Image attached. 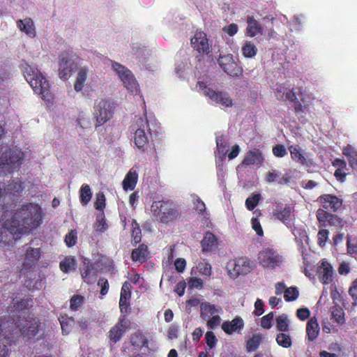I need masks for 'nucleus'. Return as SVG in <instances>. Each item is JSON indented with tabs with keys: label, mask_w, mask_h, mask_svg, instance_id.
Segmentation results:
<instances>
[{
	"label": "nucleus",
	"mask_w": 357,
	"mask_h": 357,
	"mask_svg": "<svg viewBox=\"0 0 357 357\" xmlns=\"http://www.w3.org/2000/svg\"><path fill=\"white\" fill-rule=\"evenodd\" d=\"M42 220L41 208L38 204L29 203L20 206L14 213L4 211L1 222L3 228L11 233L16 240L19 234L29 233L38 227Z\"/></svg>",
	"instance_id": "f257e3e1"
},
{
	"label": "nucleus",
	"mask_w": 357,
	"mask_h": 357,
	"mask_svg": "<svg viewBox=\"0 0 357 357\" xmlns=\"http://www.w3.org/2000/svg\"><path fill=\"white\" fill-rule=\"evenodd\" d=\"M21 70L23 71L24 77L30 84L36 94L47 102L52 99V94L50 90V83L41 73L27 63L22 64Z\"/></svg>",
	"instance_id": "f03ea898"
},
{
	"label": "nucleus",
	"mask_w": 357,
	"mask_h": 357,
	"mask_svg": "<svg viewBox=\"0 0 357 357\" xmlns=\"http://www.w3.org/2000/svg\"><path fill=\"white\" fill-rule=\"evenodd\" d=\"M130 129L134 132L135 145L142 151L148 150L153 140V131L146 117L145 119L139 117L136 119L135 123L130 126Z\"/></svg>",
	"instance_id": "7ed1b4c3"
},
{
	"label": "nucleus",
	"mask_w": 357,
	"mask_h": 357,
	"mask_svg": "<svg viewBox=\"0 0 357 357\" xmlns=\"http://www.w3.org/2000/svg\"><path fill=\"white\" fill-rule=\"evenodd\" d=\"M151 211L155 220L165 225L173 222L180 215L176 205L169 200L154 201Z\"/></svg>",
	"instance_id": "20e7f679"
},
{
	"label": "nucleus",
	"mask_w": 357,
	"mask_h": 357,
	"mask_svg": "<svg viewBox=\"0 0 357 357\" xmlns=\"http://www.w3.org/2000/svg\"><path fill=\"white\" fill-rule=\"evenodd\" d=\"M15 325L20 328L22 335L26 340H41L44 337L42 323L36 317H31L30 314L24 317V320L20 318Z\"/></svg>",
	"instance_id": "39448f33"
},
{
	"label": "nucleus",
	"mask_w": 357,
	"mask_h": 357,
	"mask_svg": "<svg viewBox=\"0 0 357 357\" xmlns=\"http://www.w3.org/2000/svg\"><path fill=\"white\" fill-rule=\"evenodd\" d=\"M112 68L117 73L128 91L132 94H137L139 92V84L131 70L116 62L112 63Z\"/></svg>",
	"instance_id": "423d86ee"
},
{
	"label": "nucleus",
	"mask_w": 357,
	"mask_h": 357,
	"mask_svg": "<svg viewBox=\"0 0 357 357\" xmlns=\"http://www.w3.org/2000/svg\"><path fill=\"white\" fill-rule=\"evenodd\" d=\"M197 85L204 95L209 98L212 102L226 107H231L233 105V100L228 92L216 91L208 87L202 81L197 82Z\"/></svg>",
	"instance_id": "0eeeda50"
},
{
	"label": "nucleus",
	"mask_w": 357,
	"mask_h": 357,
	"mask_svg": "<svg viewBox=\"0 0 357 357\" xmlns=\"http://www.w3.org/2000/svg\"><path fill=\"white\" fill-rule=\"evenodd\" d=\"M218 64L230 77L240 78L243 75V68L238 61L234 60L231 54L219 56Z\"/></svg>",
	"instance_id": "6e6552de"
},
{
	"label": "nucleus",
	"mask_w": 357,
	"mask_h": 357,
	"mask_svg": "<svg viewBox=\"0 0 357 357\" xmlns=\"http://www.w3.org/2000/svg\"><path fill=\"white\" fill-rule=\"evenodd\" d=\"M114 109V103L102 99L95 107L94 118L96 119V128L102 126L113 117Z\"/></svg>",
	"instance_id": "1a4fd4ad"
},
{
	"label": "nucleus",
	"mask_w": 357,
	"mask_h": 357,
	"mask_svg": "<svg viewBox=\"0 0 357 357\" xmlns=\"http://www.w3.org/2000/svg\"><path fill=\"white\" fill-rule=\"evenodd\" d=\"M23 160V153L18 150L10 149L3 152L0 158V169L6 168V171L12 172L19 167ZM1 172H3L2 170Z\"/></svg>",
	"instance_id": "9d476101"
},
{
	"label": "nucleus",
	"mask_w": 357,
	"mask_h": 357,
	"mask_svg": "<svg viewBox=\"0 0 357 357\" xmlns=\"http://www.w3.org/2000/svg\"><path fill=\"white\" fill-rule=\"evenodd\" d=\"M253 268V262L245 257H238L228 264L229 273L231 278L250 273Z\"/></svg>",
	"instance_id": "9b49d317"
},
{
	"label": "nucleus",
	"mask_w": 357,
	"mask_h": 357,
	"mask_svg": "<svg viewBox=\"0 0 357 357\" xmlns=\"http://www.w3.org/2000/svg\"><path fill=\"white\" fill-rule=\"evenodd\" d=\"M259 263L264 268H274L279 266L282 257L271 248H265L258 254Z\"/></svg>",
	"instance_id": "f8f14e48"
},
{
	"label": "nucleus",
	"mask_w": 357,
	"mask_h": 357,
	"mask_svg": "<svg viewBox=\"0 0 357 357\" xmlns=\"http://www.w3.org/2000/svg\"><path fill=\"white\" fill-rule=\"evenodd\" d=\"M191 47L199 54L208 55L211 52L212 43L207 38L206 32L196 31L191 38Z\"/></svg>",
	"instance_id": "ddd939ff"
},
{
	"label": "nucleus",
	"mask_w": 357,
	"mask_h": 357,
	"mask_svg": "<svg viewBox=\"0 0 357 357\" xmlns=\"http://www.w3.org/2000/svg\"><path fill=\"white\" fill-rule=\"evenodd\" d=\"M131 322L128 318L119 317L117 322L112 326L109 331L108 337L114 344L121 340L123 335L130 328Z\"/></svg>",
	"instance_id": "4468645a"
},
{
	"label": "nucleus",
	"mask_w": 357,
	"mask_h": 357,
	"mask_svg": "<svg viewBox=\"0 0 357 357\" xmlns=\"http://www.w3.org/2000/svg\"><path fill=\"white\" fill-rule=\"evenodd\" d=\"M316 216L319 223V228L326 226L342 227V220L337 215H334L323 209H318Z\"/></svg>",
	"instance_id": "2eb2a0df"
},
{
	"label": "nucleus",
	"mask_w": 357,
	"mask_h": 357,
	"mask_svg": "<svg viewBox=\"0 0 357 357\" xmlns=\"http://www.w3.org/2000/svg\"><path fill=\"white\" fill-rule=\"evenodd\" d=\"M321 208L328 212L335 213L342 205V200L333 194H323L317 199Z\"/></svg>",
	"instance_id": "dca6fc26"
},
{
	"label": "nucleus",
	"mask_w": 357,
	"mask_h": 357,
	"mask_svg": "<svg viewBox=\"0 0 357 357\" xmlns=\"http://www.w3.org/2000/svg\"><path fill=\"white\" fill-rule=\"evenodd\" d=\"M74 62L68 52H62L59 55V76L63 80L68 79L71 75Z\"/></svg>",
	"instance_id": "f3484780"
},
{
	"label": "nucleus",
	"mask_w": 357,
	"mask_h": 357,
	"mask_svg": "<svg viewBox=\"0 0 357 357\" xmlns=\"http://www.w3.org/2000/svg\"><path fill=\"white\" fill-rule=\"evenodd\" d=\"M294 211V209L291 205H283L282 203H278L273 211V216L280 220L284 225L290 226L291 215Z\"/></svg>",
	"instance_id": "a211bd4d"
},
{
	"label": "nucleus",
	"mask_w": 357,
	"mask_h": 357,
	"mask_svg": "<svg viewBox=\"0 0 357 357\" xmlns=\"http://www.w3.org/2000/svg\"><path fill=\"white\" fill-rule=\"evenodd\" d=\"M79 270L81 277L84 282L92 284L96 280L98 271L93 262H90V261H86L85 259Z\"/></svg>",
	"instance_id": "6ab92c4d"
},
{
	"label": "nucleus",
	"mask_w": 357,
	"mask_h": 357,
	"mask_svg": "<svg viewBox=\"0 0 357 357\" xmlns=\"http://www.w3.org/2000/svg\"><path fill=\"white\" fill-rule=\"evenodd\" d=\"M244 326L243 319L241 317H234L231 321H224L221 328L227 335L240 334Z\"/></svg>",
	"instance_id": "aec40b11"
},
{
	"label": "nucleus",
	"mask_w": 357,
	"mask_h": 357,
	"mask_svg": "<svg viewBox=\"0 0 357 357\" xmlns=\"http://www.w3.org/2000/svg\"><path fill=\"white\" fill-rule=\"evenodd\" d=\"M319 280L328 284L333 282V266L327 261H322L319 267Z\"/></svg>",
	"instance_id": "412c9836"
},
{
	"label": "nucleus",
	"mask_w": 357,
	"mask_h": 357,
	"mask_svg": "<svg viewBox=\"0 0 357 357\" xmlns=\"http://www.w3.org/2000/svg\"><path fill=\"white\" fill-rule=\"evenodd\" d=\"M264 161V158L263 156L262 152L258 149H255L253 150H250L247 153L246 156L243 160V164L245 165H261Z\"/></svg>",
	"instance_id": "4be33fe9"
},
{
	"label": "nucleus",
	"mask_w": 357,
	"mask_h": 357,
	"mask_svg": "<svg viewBox=\"0 0 357 357\" xmlns=\"http://www.w3.org/2000/svg\"><path fill=\"white\" fill-rule=\"evenodd\" d=\"M129 341L137 351L149 346V340L142 331H137L132 333L130 335Z\"/></svg>",
	"instance_id": "5701e85b"
},
{
	"label": "nucleus",
	"mask_w": 357,
	"mask_h": 357,
	"mask_svg": "<svg viewBox=\"0 0 357 357\" xmlns=\"http://www.w3.org/2000/svg\"><path fill=\"white\" fill-rule=\"evenodd\" d=\"M246 22L248 25L245 29V34L247 36L253 38L257 34H263V28L253 16H248Z\"/></svg>",
	"instance_id": "b1692460"
},
{
	"label": "nucleus",
	"mask_w": 357,
	"mask_h": 357,
	"mask_svg": "<svg viewBox=\"0 0 357 357\" xmlns=\"http://www.w3.org/2000/svg\"><path fill=\"white\" fill-rule=\"evenodd\" d=\"M149 251L148 246L142 243L138 248H135L131 252V259L133 261H138L139 263H144L149 257Z\"/></svg>",
	"instance_id": "393cba45"
},
{
	"label": "nucleus",
	"mask_w": 357,
	"mask_h": 357,
	"mask_svg": "<svg viewBox=\"0 0 357 357\" xmlns=\"http://www.w3.org/2000/svg\"><path fill=\"white\" fill-rule=\"evenodd\" d=\"M307 338L309 341L314 340L319 335L320 326L316 317H312L307 322Z\"/></svg>",
	"instance_id": "a878e982"
},
{
	"label": "nucleus",
	"mask_w": 357,
	"mask_h": 357,
	"mask_svg": "<svg viewBox=\"0 0 357 357\" xmlns=\"http://www.w3.org/2000/svg\"><path fill=\"white\" fill-rule=\"evenodd\" d=\"M23 189L24 187L22 182L10 180L8 183L3 186L4 196L18 197L23 191Z\"/></svg>",
	"instance_id": "bb28decb"
},
{
	"label": "nucleus",
	"mask_w": 357,
	"mask_h": 357,
	"mask_svg": "<svg viewBox=\"0 0 357 357\" xmlns=\"http://www.w3.org/2000/svg\"><path fill=\"white\" fill-rule=\"evenodd\" d=\"M17 26L19 29L23 31L26 36L31 38L36 37V26L31 18H25L24 20H18L17 22Z\"/></svg>",
	"instance_id": "cd10ccee"
},
{
	"label": "nucleus",
	"mask_w": 357,
	"mask_h": 357,
	"mask_svg": "<svg viewBox=\"0 0 357 357\" xmlns=\"http://www.w3.org/2000/svg\"><path fill=\"white\" fill-rule=\"evenodd\" d=\"M202 251L204 252H211L214 250L215 248L217 247L218 244V239L214 235L213 233L211 231H206L205 233V236H204L203 240L201 242Z\"/></svg>",
	"instance_id": "c85d7f7f"
},
{
	"label": "nucleus",
	"mask_w": 357,
	"mask_h": 357,
	"mask_svg": "<svg viewBox=\"0 0 357 357\" xmlns=\"http://www.w3.org/2000/svg\"><path fill=\"white\" fill-rule=\"evenodd\" d=\"M289 150L291 153V158L295 162L304 165L307 163V160L305 156V153L298 145H292L289 146Z\"/></svg>",
	"instance_id": "c756f323"
},
{
	"label": "nucleus",
	"mask_w": 357,
	"mask_h": 357,
	"mask_svg": "<svg viewBox=\"0 0 357 357\" xmlns=\"http://www.w3.org/2000/svg\"><path fill=\"white\" fill-rule=\"evenodd\" d=\"M138 180V174L136 172L130 170L123 181V188L125 190H132L136 187Z\"/></svg>",
	"instance_id": "7c9ffc66"
},
{
	"label": "nucleus",
	"mask_w": 357,
	"mask_h": 357,
	"mask_svg": "<svg viewBox=\"0 0 357 357\" xmlns=\"http://www.w3.org/2000/svg\"><path fill=\"white\" fill-rule=\"evenodd\" d=\"M263 340V335L261 333L254 334L251 337L247 340L245 343V349L248 352L256 351L260 343Z\"/></svg>",
	"instance_id": "2f4dec72"
},
{
	"label": "nucleus",
	"mask_w": 357,
	"mask_h": 357,
	"mask_svg": "<svg viewBox=\"0 0 357 357\" xmlns=\"http://www.w3.org/2000/svg\"><path fill=\"white\" fill-rule=\"evenodd\" d=\"M218 312V308H216L214 305H211L210 303H203L201 305V317L204 320L206 321Z\"/></svg>",
	"instance_id": "473e14b6"
},
{
	"label": "nucleus",
	"mask_w": 357,
	"mask_h": 357,
	"mask_svg": "<svg viewBox=\"0 0 357 357\" xmlns=\"http://www.w3.org/2000/svg\"><path fill=\"white\" fill-rule=\"evenodd\" d=\"M86 78L87 69L86 68H80L78 70L77 79H75L74 85L75 91L79 92L83 89Z\"/></svg>",
	"instance_id": "72a5a7b5"
},
{
	"label": "nucleus",
	"mask_w": 357,
	"mask_h": 357,
	"mask_svg": "<svg viewBox=\"0 0 357 357\" xmlns=\"http://www.w3.org/2000/svg\"><path fill=\"white\" fill-rule=\"evenodd\" d=\"M343 153L348 158L351 167L357 169V151L351 146H347L344 148Z\"/></svg>",
	"instance_id": "f704fd0d"
},
{
	"label": "nucleus",
	"mask_w": 357,
	"mask_h": 357,
	"mask_svg": "<svg viewBox=\"0 0 357 357\" xmlns=\"http://www.w3.org/2000/svg\"><path fill=\"white\" fill-rule=\"evenodd\" d=\"M132 240L131 243L132 245H136L142 241V229H140L139 225L135 219L132 220Z\"/></svg>",
	"instance_id": "c9c22d12"
},
{
	"label": "nucleus",
	"mask_w": 357,
	"mask_h": 357,
	"mask_svg": "<svg viewBox=\"0 0 357 357\" xmlns=\"http://www.w3.org/2000/svg\"><path fill=\"white\" fill-rule=\"evenodd\" d=\"M276 328L278 331L284 333L289 331V320L288 317L284 314H280L276 317Z\"/></svg>",
	"instance_id": "e433bc0d"
},
{
	"label": "nucleus",
	"mask_w": 357,
	"mask_h": 357,
	"mask_svg": "<svg viewBox=\"0 0 357 357\" xmlns=\"http://www.w3.org/2000/svg\"><path fill=\"white\" fill-rule=\"evenodd\" d=\"M92 197L90 185L83 184L79 190V201L83 206L87 205Z\"/></svg>",
	"instance_id": "4c0bfd02"
},
{
	"label": "nucleus",
	"mask_w": 357,
	"mask_h": 357,
	"mask_svg": "<svg viewBox=\"0 0 357 357\" xmlns=\"http://www.w3.org/2000/svg\"><path fill=\"white\" fill-rule=\"evenodd\" d=\"M243 56L248 58L255 56L257 49L256 45L251 41H245L241 49Z\"/></svg>",
	"instance_id": "58836bf2"
},
{
	"label": "nucleus",
	"mask_w": 357,
	"mask_h": 357,
	"mask_svg": "<svg viewBox=\"0 0 357 357\" xmlns=\"http://www.w3.org/2000/svg\"><path fill=\"white\" fill-rule=\"evenodd\" d=\"M130 298L125 296H120L119 298V309H120V317H127L128 313L130 312L131 308L130 306Z\"/></svg>",
	"instance_id": "ea45409f"
},
{
	"label": "nucleus",
	"mask_w": 357,
	"mask_h": 357,
	"mask_svg": "<svg viewBox=\"0 0 357 357\" xmlns=\"http://www.w3.org/2000/svg\"><path fill=\"white\" fill-rule=\"evenodd\" d=\"M59 267L63 273H68L70 271L75 269L76 260L73 257H66L61 261Z\"/></svg>",
	"instance_id": "a19ab883"
},
{
	"label": "nucleus",
	"mask_w": 357,
	"mask_h": 357,
	"mask_svg": "<svg viewBox=\"0 0 357 357\" xmlns=\"http://www.w3.org/2000/svg\"><path fill=\"white\" fill-rule=\"evenodd\" d=\"M60 324L63 335H68L70 333L75 324V320L72 317H61L59 319Z\"/></svg>",
	"instance_id": "79ce46f5"
},
{
	"label": "nucleus",
	"mask_w": 357,
	"mask_h": 357,
	"mask_svg": "<svg viewBox=\"0 0 357 357\" xmlns=\"http://www.w3.org/2000/svg\"><path fill=\"white\" fill-rule=\"evenodd\" d=\"M284 333H280L277 335L276 342L280 347L287 349L292 345V339L289 335Z\"/></svg>",
	"instance_id": "37998d69"
},
{
	"label": "nucleus",
	"mask_w": 357,
	"mask_h": 357,
	"mask_svg": "<svg viewBox=\"0 0 357 357\" xmlns=\"http://www.w3.org/2000/svg\"><path fill=\"white\" fill-rule=\"evenodd\" d=\"M95 228L96 230L100 233H102L108 229V225L106 223V219L103 212L97 215L95 222Z\"/></svg>",
	"instance_id": "c03bdc74"
},
{
	"label": "nucleus",
	"mask_w": 357,
	"mask_h": 357,
	"mask_svg": "<svg viewBox=\"0 0 357 357\" xmlns=\"http://www.w3.org/2000/svg\"><path fill=\"white\" fill-rule=\"evenodd\" d=\"M40 257V250L38 248H29L26 250L25 259L32 263H36Z\"/></svg>",
	"instance_id": "a18cd8bd"
},
{
	"label": "nucleus",
	"mask_w": 357,
	"mask_h": 357,
	"mask_svg": "<svg viewBox=\"0 0 357 357\" xmlns=\"http://www.w3.org/2000/svg\"><path fill=\"white\" fill-rule=\"evenodd\" d=\"M332 319L337 324H343L345 321L344 310L339 306L332 307Z\"/></svg>",
	"instance_id": "49530a36"
},
{
	"label": "nucleus",
	"mask_w": 357,
	"mask_h": 357,
	"mask_svg": "<svg viewBox=\"0 0 357 357\" xmlns=\"http://www.w3.org/2000/svg\"><path fill=\"white\" fill-rule=\"evenodd\" d=\"M299 296L296 287H287L284 291V298L286 301H295Z\"/></svg>",
	"instance_id": "de8ad7c7"
},
{
	"label": "nucleus",
	"mask_w": 357,
	"mask_h": 357,
	"mask_svg": "<svg viewBox=\"0 0 357 357\" xmlns=\"http://www.w3.org/2000/svg\"><path fill=\"white\" fill-rule=\"evenodd\" d=\"M261 199L259 193L255 194L252 197H249L245 199V206L248 211H253Z\"/></svg>",
	"instance_id": "09e8293b"
},
{
	"label": "nucleus",
	"mask_w": 357,
	"mask_h": 357,
	"mask_svg": "<svg viewBox=\"0 0 357 357\" xmlns=\"http://www.w3.org/2000/svg\"><path fill=\"white\" fill-rule=\"evenodd\" d=\"M64 242L68 247H73L77 242V231L75 229H71L65 236Z\"/></svg>",
	"instance_id": "8fccbe9b"
},
{
	"label": "nucleus",
	"mask_w": 357,
	"mask_h": 357,
	"mask_svg": "<svg viewBox=\"0 0 357 357\" xmlns=\"http://www.w3.org/2000/svg\"><path fill=\"white\" fill-rule=\"evenodd\" d=\"M84 296L81 295H74L70 300V307L73 311H77L84 303Z\"/></svg>",
	"instance_id": "3c124183"
},
{
	"label": "nucleus",
	"mask_w": 357,
	"mask_h": 357,
	"mask_svg": "<svg viewBox=\"0 0 357 357\" xmlns=\"http://www.w3.org/2000/svg\"><path fill=\"white\" fill-rule=\"evenodd\" d=\"M13 307L15 310L21 311L27 309L28 303L25 298H14L12 300Z\"/></svg>",
	"instance_id": "603ef678"
},
{
	"label": "nucleus",
	"mask_w": 357,
	"mask_h": 357,
	"mask_svg": "<svg viewBox=\"0 0 357 357\" xmlns=\"http://www.w3.org/2000/svg\"><path fill=\"white\" fill-rule=\"evenodd\" d=\"M347 252L349 255H357V239H351L347 237Z\"/></svg>",
	"instance_id": "864d4df0"
},
{
	"label": "nucleus",
	"mask_w": 357,
	"mask_h": 357,
	"mask_svg": "<svg viewBox=\"0 0 357 357\" xmlns=\"http://www.w3.org/2000/svg\"><path fill=\"white\" fill-rule=\"evenodd\" d=\"M121 351L122 355L125 357H130L135 353L137 349L132 347V344L129 341L123 342Z\"/></svg>",
	"instance_id": "5fc2aeb1"
},
{
	"label": "nucleus",
	"mask_w": 357,
	"mask_h": 357,
	"mask_svg": "<svg viewBox=\"0 0 357 357\" xmlns=\"http://www.w3.org/2000/svg\"><path fill=\"white\" fill-rule=\"evenodd\" d=\"M95 208L103 212L105 207V197L102 192L96 194V200L94 203Z\"/></svg>",
	"instance_id": "6e6d98bb"
},
{
	"label": "nucleus",
	"mask_w": 357,
	"mask_h": 357,
	"mask_svg": "<svg viewBox=\"0 0 357 357\" xmlns=\"http://www.w3.org/2000/svg\"><path fill=\"white\" fill-rule=\"evenodd\" d=\"M274 317V312H270L261 319V326L264 328L269 329L272 326V322Z\"/></svg>",
	"instance_id": "4d7b16f0"
},
{
	"label": "nucleus",
	"mask_w": 357,
	"mask_h": 357,
	"mask_svg": "<svg viewBox=\"0 0 357 357\" xmlns=\"http://www.w3.org/2000/svg\"><path fill=\"white\" fill-rule=\"evenodd\" d=\"M10 345L9 337L0 338V357H6L8 354V347Z\"/></svg>",
	"instance_id": "13d9d810"
},
{
	"label": "nucleus",
	"mask_w": 357,
	"mask_h": 357,
	"mask_svg": "<svg viewBox=\"0 0 357 357\" xmlns=\"http://www.w3.org/2000/svg\"><path fill=\"white\" fill-rule=\"evenodd\" d=\"M205 341L209 349H213L217 344V338L214 333L212 331L206 332L205 334Z\"/></svg>",
	"instance_id": "bf43d9fd"
},
{
	"label": "nucleus",
	"mask_w": 357,
	"mask_h": 357,
	"mask_svg": "<svg viewBox=\"0 0 357 357\" xmlns=\"http://www.w3.org/2000/svg\"><path fill=\"white\" fill-rule=\"evenodd\" d=\"M329 231L326 229H321L319 230L317 234L318 244L320 247H323L326 245V241L328 239Z\"/></svg>",
	"instance_id": "052dcab7"
},
{
	"label": "nucleus",
	"mask_w": 357,
	"mask_h": 357,
	"mask_svg": "<svg viewBox=\"0 0 357 357\" xmlns=\"http://www.w3.org/2000/svg\"><path fill=\"white\" fill-rule=\"evenodd\" d=\"M272 152L273 155L277 158H283L287 154L286 148L282 144H278L273 147Z\"/></svg>",
	"instance_id": "680f3d73"
},
{
	"label": "nucleus",
	"mask_w": 357,
	"mask_h": 357,
	"mask_svg": "<svg viewBox=\"0 0 357 357\" xmlns=\"http://www.w3.org/2000/svg\"><path fill=\"white\" fill-rule=\"evenodd\" d=\"M220 317L218 315V313L215 314L211 318L206 320V326L209 328H216L218 325L220 324Z\"/></svg>",
	"instance_id": "e2e57ef3"
},
{
	"label": "nucleus",
	"mask_w": 357,
	"mask_h": 357,
	"mask_svg": "<svg viewBox=\"0 0 357 357\" xmlns=\"http://www.w3.org/2000/svg\"><path fill=\"white\" fill-rule=\"evenodd\" d=\"M287 88L284 84H280L274 91L275 96L280 101L285 102V95Z\"/></svg>",
	"instance_id": "0e129e2a"
},
{
	"label": "nucleus",
	"mask_w": 357,
	"mask_h": 357,
	"mask_svg": "<svg viewBox=\"0 0 357 357\" xmlns=\"http://www.w3.org/2000/svg\"><path fill=\"white\" fill-rule=\"evenodd\" d=\"M252 227L258 236H263L264 231L261 226L260 222L257 217H252L251 219Z\"/></svg>",
	"instance_id": "69168bd1"
},
{
	"label": "nucleus",
	"mask_w": 357,
	"mask_h": 357,
	"mask_svg": "<svg viewBox=\"0 0 357 357\" xmlns=\"http://www.w3.org/2000/svg\"><path fill=\"white\" fill-rule=\"evenodd\" d=\"M98 285L100 287V294L102 296H105L108 293L109 284L107 279L100 278L98 282Z\"/></svg>",
	"instance_id": "338daca9"
},
{
	"label": "nucleus",
	"mask_w": 357,
	"mask_h": 357,
	"mask_svg": "<svg viewBox=\"0 0 357 357\" xmlns=\"http://www.w3.org/2000/svg\"><path fill=\"white\" fill-rule=\"evenodd\" d=\"M349 294L354 301V303H357V279L351 283L349 288Z\"/></svg>",
	"instance_id": "774afa93"
}]
</instances>
